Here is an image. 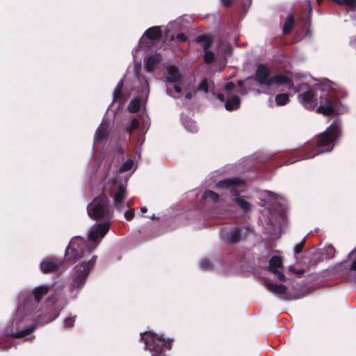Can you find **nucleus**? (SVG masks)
<instances>
[{"instance_id": "obj_1", "label": "nucleus", "mask_w": 356, "mask_h": 356, "mask_svg": "<svg viewBox=\"0 0 356 356\" xmlns=\"http://www.w3.org/2000/svg\"><path fill=\"white\" fill-rule=\"evenodd\" d=\"M52 291V287L47 285H40L33 291L34 298L26 293L21 294L16 315L13 321L12 330L10 335L21 338L32 332L35 330L33 322L49 323L58 316V313L47 319H41V314L37 315L40 310L39 303L43 296Z\"/></svg>"}, {"instance_id": "obj_2", "label": "nucleus", "mask_w": 356, "mask_h": 356, "mask_svg": "<svg viewBox=\"0 0 356 356\" xmlns=\"http://www.w3.org/2000/svg\"><path fill=\"white\" fill-rule=\"evenodd\" d=\"M341 127L339 122L334 120L319 134L314 140L306 143L302 146L290 152L289 158L285 164H291L304 159H309L314 156L331 152L334 147V142L341 136Z\"/></svg>"}, {"instance_id": "obj_3", "label": "nucleus", "mask_w": 356, "mask_h": 356, "mask_svg": "<svg viewBox=\"0 0 356 356\" xmlns=\"http://www.w3.org/2000/svg\"><path fill=\"white\" fill-rule=\"evenodd\" d=\"M110 225L109 222H106L92 227L88 233V241L80 236L73 238L65 251L66 259L76 262L89 254L106 234Z\"/></svg>"}, {"instance_id": "obj_4", "label": "nucleus", "mask_w": 356, "mask_h": 356, "mask_svg": "<svg viewBox=\"0 0 356 356\" xmlns=\"http://www.w3.org/2000/svg\"><path fill=\"white\" fill-rule=\"evenodd\" d=\"M245 184V181L243 179L231 177L218 181L216 183L215 188L218 190H229L231 195L235 197L234 202L245 213H247L252 210V205L249 202L238 197L239 193H241L238 188L243 186Z\"/></svg>"}, {"instance_id": "obj_5", "label": "nucleus", "mask_w": 356, "mask_h": 356, "mask_svg": "<svg viewBox=\"0 0 356 356\" xmlns=\"http://www.w3.org/2000/svg\"><path fill=\"white\" fill-rule=\"evenodd\" d=\"M141 334V339L145 341V348L152 353V356H165L164 351L171 348L170 341L163 336L149 332Z\"/></svg>"}, {"instance_id": "obj_6", "label": "nucleus", "mask_w": 356, "mask_h": 356, "mask_svg": "<svg viewBox=\"0 0 356 356\" xmlns=\"http://www.w3.org/2000/svg\"><path fill=\"white\" fill-rule=\"evenodd\" d=\"M108 203L109 200L106 196L95 197L87 207L88 216L96 220H109L112 215L108 207Z\"/></svg>"}, {"instance_id": "obj_7", "label": "nucleus", "mask_w": 356, "mask_h": 356, "mask_svg": "<svg viewBox=\"0 0 356 356\" xmlns=\"http://www.w3.org/2000/svg\"><path fill=\"white\" fill-rule=\"evenodd\" d=\"M320 106L316 111L326 116L335 113L336 109L341 104L339 97L332 91L323 90L319 97Z\"/></svg>"}, {"instance_id": "obj_8", "label": "nucleus", "mask_w": 356, "mask_h": 356, "mask_svg": "<svg viewBox=\"0 0 356 356\" xmlns=\"http://www.w3.org/2000/svg\"><path fill=\"white\" fill-rule=\"evenodd\" d=\"M140 69V64H138L136 67L135 74L140 82L141 89L139 96L135 97L128 106V109L131 113H135L140 110L143 102L147 99L149 92L148 79L145 76L139 74Z\"/></svg>"}, {"instance_id": "obj_9", "label": "nucleus", "mask_w": 356, "mask_h": 356, "mask_svg": "<svg viewBox=\"0 0 356 356\" xmlns=\"http://www.w3.org/2000/svg\"><path fill=\"white\" fill-rule=\"evenodd\" d=\"M96 256H93L90 260L87 263L82 261L80 265H76L74 268V272L72 275L73 288H79L82 286L86 282V280L89 275L90 270L93 268L96 262Z\"/></svg>"}, {"instance_id": "obj_10", "label": "nucleus", "mask_w": 356, "mask_h": 356, "mask_svg": "<svg viewBox=\"0 0 356 356\" xmlns=\"http://www.w3.org/2000/svg\"><path fill=\"white\" fill-rule=\"evenodd\" d=\"M167 93L175 97V94L178 92V67L176 65H170L168 67L165 75Z\"/></svg>"}, {"instance_id": "obj_11", "label": "nucleus", "mask_w": 356, "mask_h": 356, "mask_svg": "<svg viewBox=\"0 0 356 356\" xmlns=\"http://www.w3.org/2000/svg\"><path fill=\"white\" fill-rule=\"evenodd\" d=\"M112 188L111 192L113 193L114 205L117 210L122 211L124 209L122 200L126 196V188L122 183H118L116 180L111 181Z\"/></svg>"}, {"instance_id": "obj_12", "label": "nucleus", "mask_w": 356, "mask_h": 356, "mask_svg": "<svg viewBox=\"0 0 356 356\" xmlns=\"http://www.w3.org/2000/svg\"><path fill=\"white\" fill-rule=\"evenodd\" d=\"M163 32V31L161 26H152L149 28L140 38L139 41L140 45L149 47L151 44L147 40H149L151 43L159 40L162 36Z\"/></svg>"}, {"instance_id": "obj_13", "label": "nucleus", "mask_w": 356, "mask_h": 356, "mask_svg": "<svg viewBox=\"0 0 356 356\" xmlns=\"http://www.w3.org/2000/svg\"><path fill=\"white\" fill-rule=\"evenodd\" d=\"M270 70L264 64H259L256 70L254 79L259 86H270Z\"/></svg>"}, {"instance_id": "obj_14", "label": "nucleus", "mask_w": 356, "mask_h": 356, "mask_svg": "<svg viewBox=\"0 0 356 356\" xmlns=\"http://www.w3.org/2000/svg\"><path fill=\"white\" fill-rule=\"evenodd\" d=\"M247 229L241 227L232 228L227 234L225 241L227 243L232 245L238 243L241 239H245L247 236Z\"/></svg>"}, {"instance_id": "obj_15", "label": "nucleus", "mask_w": 356, "mask_h": 356, "mask_svg": "<svg viewBox=\"0 0 356 356\" xmlns=\"http://www.w3.org/2000/svg\"><path fill=\"white\" fill-rule=\"evenodd\" d=\"M300 103L305 108L309 110H313L317 105V99L315 97L314 90L309 88L307 91L300 93L298 95Z\"/></svg>"}, {"instance_id": "obj_16", "label": "nucleus", "mask_w": 356, "mask_h": 356, "mask_svg": "<svg viewBox=\"0 0 356 356\" xmlns=\"http://www.w3.org/2000/svg\"><path fill=\"white\" fill-rule=\"evenodd\" d=\"M62 262L56 259L49 258L44 260L40 264V270L43 273H50L58 269Z\"/></svg>"}, {"instance_id": "obj_17", "label": "nucleus", "mask_w": 356, "mask_h": 356, "mask_svg": "<svg viewBox=\"0 0 356 356\" xmlns=\"http://www.w3.org/2000/svg\"><path fill=\"white\" fill-rule=\"evenodd\" d=\"M162 60V56L159 54H154L149 56L145 63V67L147 72H152L156 65L160 63Z\"/></svg>"}, {"instance_id": "obj_18", "label": "nucleus", "mask_w": 356, "mask_h": 356, "mask_svg": "<svg viewBox=\"0 0 356 356\" xmlns=\"http://www.w3.org/2000/svg\"><path fill=\"white\" fill-rule=\"evenodd\" d=\"M214 41V36L211 34H201L198 35L195 39V42L197 44L203 43V50L209 49Z\"/></svg>"}, {"instance_id": "obj_19", "label": "nucleus", "mask_w": 356, "mask_h": 356, "mask_svg": "<svg viewBox=\"0 0 356 356\" xmlns=\"http://www.w3.org/2000/svg\"><path fill=\"white\" fill-rule=\"evenodd\" d=\"M165 35L171 40L178 38V23L172 22L169 23L164 30Z\"/></svg>"}, {"instance_id": "obj_20", "label": "nucleus", "mask_w": 356, "mask_h": 356, "mask_svg": "<svg viewBox=\"0 0 356 356\" xmlns=\"http://www.w3.org/2000/svg\"><path fill=\"white\" fill-rule=\"evenodd\" d=\"M273 84H277L278 86L291 85L292 80L286 75L277 74L270 77V86Z\"/></svg>"}, {"instance_id": "obj_21", "label": "nucleus", "mask_w": 356, "mask_h": 356, "mask_svg": "<svg viewBox=\"0 0 356 356\" xmlns=\"http://www.w3.org/2000/svg\"><path fill=\"white\" fill-rule=\"evenodd\" d=\"M108 127V124L107 123H106L104 121H103L102 122V124L98 127V129L96 131V134H95V142L100 143L106 139L107 136H108V131H107Z\"/></svg>"}, {"instance_id": "obj_22", "label": "nucleus", "mask_w": 356, "mask_h": 356, "mask_svg": "<svg viewBox=\"0 0 356 356\" xmlns=\"http://www.w3.org/2000/svg\"><path fill=\"white\" fill-rule=\"evenodd\" d=\"M266 287L271 292L278 295L285 294L288 290L287 287L283 284L267 283Z\"/></svg>"}, {"instance_id": "obj_23", "label": "nucleus", "mask_w": 356, "mask_h": 356, "mask_svg": "<svg viewBox=\"0 0 356 356\" xmlns=\"http://www.w3.org/2000/svg\"><path fill=\"white\" fill-rule=\"evenodd\" d=\"M241 104L240 98L237 95H234L231 99H227L225 102V108L227 111L236 110Z\"/></svg>"}, {"instance_id": "obj_24", "label": "nucleus", "mask_w": 356, "mask_h": 356, "mask_svg": "<svg viewBox=\"0 0 356 356\" xmlns=\"http://www.w3.org/2000/svg\"><path fill=\"white\" fill-rule=\"evenodd\" d=\"M282 267V261L280 257L275 255L273 256L269 260V266L268 269L270 272H273L277 268Z\"/></svg>"}, {"instance_id": "obj_25", "label": "nucleus", "mask_w": 356, "mask_h": 356, "mask_svg": "<svg viewBox=\"0 0 356 356\" xmlns=\"http://www.w3.org/2000/svg\"><path fill=\"white\" fill-rule=\"evenodd\" d=\"M295 24V19L293 14H289L285 22L284 23L283 27H282V33L284 35H286L289 33Z\"/></svg>"}, {"instance_id": "obj_26", "label": "nucleus", "mask_w": 356, "mask_h": 356, "mask_svg": "<svg viewBox=\"0 0 356 356\" xmlns=\"http://www.w3.org/2000/svg\"><path fill=\"white\" fill-rule=\"evenodd\" d=\"M275 101L277 106H284L289 102V95L288 93L277 94Z\"/></svg>"}, {"instance_id": "obj_27", "label": "nucleus", "mask_w": 356, "mask_h": 356, "mask_svg": "<svg viewBox=\"0 0 356 356\" xmlns=\"http://www.w3.org/2000/svg\"><path fill=\"white\" fill-rule=\"evenodd\" d=\"M203 199H210L213 202L216 203L219 201L218 194L211 190H206L202 195Z\"/></svg>"}, {"instance_id": "obj_28", "label": "nucleus", "mask_w": 356, "mask_h": 356, "mask_svg": "<svg viewBox=\"0 0 356 356\" xmlns=\"http://www.w3.org/2000/svg\"><path fill=\"white\" fill-rule=\"evenodd\" d=\"M192 21L193 18L190 15H183L181 17H179V29L188 27Z\"/></svg>"}, {"instance_id": "obj_29", "label": "nucleus", "mask_w": 356, "mask_h": 356, "mask_svg": "<svg viewBox=\"0 0 356 356\" xmlns=\"http://www.w3.org/2000/svg\"><path fill=\"white\" fill-rule=\"evenodd\" d=\"M335 253V248L332 245H330L324 249L323 256H324L326 259H332L334 257Z\"/></svg>"}, {"instance_id": "obj_30", "label": "nucleus", "mask_w": 356, "mask_h": 356, "mask_svg": "<svg viewBox=\"0 0 356 356\" xmlns=\"http://www.w3.org/2000/svg\"><path fill=\"white\" fill-rule=\"evenodd\" d=\"M204 60L207 64H211L215 59V54L213 51L209 49L204 50Z\"/></svg>"}, {"instance_id": "obj_31", "label": "nucleus", "mask_w": 356, "mask_h": 356, "mask_svg": "<svg viewBox=\"0 0 356 356\" xmlns=\"http://www.w3.org/2000/svg\"><path fill=\"white\" fill-rule=\"evenodd\" d=\"M195 91H203L205 93H207L209 91V86L207 79L206 78L203 79L200 83L198 84Z\"/></svg>"}, {"instance_id": "obj_32", "label": "nucleus", "mask_w": 356, "mask_h": 356, "mask_svg": "<svg viewBox=\"0 0 356 356\" xmlns=\"http://www.w3.org/2000/svg\"><path fill=\"white\" fill-rule=\"evenodd\" d=\"M139 127V122L137 119H133L130 125H128L126 127V131L129 134H131L132 132L136 129Z\"/></svg>"}, {"instance_id": "obj_33", "label": "nucleus", "mask_w": 356, "mask_h": 356, "mask_svg": "<svg viewBox=\"0 0 356 356\" xmlns=\"http://www.w3.org/2000/svg\"><path fill=\"white\" fill-rule=\"evenodd\" d=\"M134 165V161L131 159H129L123 163V165L120 167V170L121 172L128 171L133 168Z\"/></svg>"}, {"instance_id": "obj_34", "label": "nucleus", "mask_w": 356, "mask_h": 356, "mask_svg": "<svg viewBox=\"0 0 356 356\" xmlns=\"http://www.w3.org/2000/svg\"><path fill=\"white\" fill-rule=\"evenodd\" d=\"M123 86V80L121 79L118 85L116 86L115 90L113 92V100H116L120 95L121 90Z\"/></svg>"}, {"instance_id": "obj_35", "label": "nucleus", "mask_w": 356, "mask_h": 356, "mask_svg": "<svg viewBox=\"0 0 356 356\" xmlns=\"http://www.w3.org/2000/svg\"><path fill=\"white\" fill-rule=\"evenodd\" d=\"M200 266H201L202 269H203L204 270H211L212 268V264H211L210 260L208 259L202 260V261L200 263Z\"/></svg>"}, {"instance_id": "obj_36", "label": "nucleus", "mask_w": 356, "mask_h": 356, "mask_svg": "<svg viewBox=\"0 0 356 356\" xmlns=\"http://www.w3.org/2000/svg\"><path fill=\"white\" fill-rule=\"evenodd\" d=\"M305 241H306V239H305V238H303V239L301 241V242H300L299 243H298V244L295 246V248H294V252H295L296 254H300V253L302 252V249H303V248H304L305 243Z\"/></svg>"}, {"instance_id": "obj_37", "label": "nucleus", "mask_w": 356, "mask_h": 356, "mask_svg": "<svg viewBox=\"0 0 356 356\" xmlns=\"http://www.w3.org/2000/svg\"><path fill=\"white\" fill-rule=\"evenodd\" d=\"M76 316H69L64 321V325L65 327H70L73 325L75 321Z\"/></svg>"}, {"instance_id": "obj_38", "label": "nucleus", "mask_w": 356, "mask_h": 356, "mask_svg": "<svg viewBox=\"0 0 356 356\" xmlns=\"http://www.w3.org/2000/svg\"><path fill=\"white\" fill-rule=\"evenodd\" d=\"M289 270L290 272H292L294 274H297V275H302L305 273V270L304 269H296L294 266H290L289 267Z\"/></svg>"}, {"instance_id": "obj_39", "label": "nucleus", "mask_w": 356, "mask_h": 356, "mask_svg": "<svg viewBox=\"0 0 356 356\" xmlns=\"http://www.w3.org/2000/svg\"><path fill=\"white\" fill-rule=\"evenodd\" d=\"M272 273L277 276V279L280 281L284 282L286 280L285 275H284V273L282 272H281L278 270H276Z\"/></svg>"}, {"instance_id": "obj_40", "label": "nucleus", "mask_w": 356, "mask_h": 356, "mask_svg": "<svg viewBox=\"0 0 356 356\" xmlns=\"http://www.w3.org/2000/svg\"><path fill=\"white\" fill-rule=\"evenodd\" d=\"M134 211L133 210H131V211H127L125 212L124 213V218L127 220H131L134 218Z\"/></svg>"}, {"instance_id": "obj_41", "label": "nucleus", "mask_w": 356, "mask_h": 356, "mask_svg": "<svg viewBox=\"0 0 356 356\" xmlns=\"http://www.w3.org/2000/svg\"><path fill=\"white\" fill-rule=\"evenodd\" d=\"M236 86L233 82H228L225 86V89L229 92L233 90L235 88Z\"/></svg>"}, {"instance_id": "obj_42", "label": "nucleus", "mask_w": 356, "mask_h": 356, "mask_svg": "<svg viewBox=\"0 0 356 356\" xmlns=\"http://www.w3.org/2000/svg\"><path fill=\"white\" fill-rule=\"evenodd\" d=\"M187 40V36L184 33L179 32V42H186Z\"/></svg>"}, {"instance_id": "obj_43", "label": "nucleus", "mask_w": 356, "mask_h": 356, "mask_svg": "<svg viewBox=\"0 0 356 356\" xmlns=\"http://www.w3.org/2000/svg\"><path fill=\"white\" fill-rule=\"evenodd\" d=\"M234 0H222V4L225 6L229 7L232 4Z\"/></svg>"}, {"instance_id": "obj_44", "label": "nucleus", "mask_w": 356, "mask_h": 356, "mask_svg": "<svg viewBox=\"0 0 356 356\" xmlns=\"http://www.w3.org/2000/svg\"><path fill=\"white\" fill-rule=\"evenodd\" d=\"M217 98L218 100H220V102H226V99H225V97L223 94L222 93H218L217 95Z\"/></svg>"}, {"instance_id": "obj_45", "label": "nucleus", "mask_w": 356, "mask_h": 356, "mask_svg": "<svg viewBox=\"0 0 356 356\" xmlns=\"http://www.w3.org/2000/svg\"><path fill=\"white\" fill-rule=\"evenodd\" d=\"M350 270H356V259H354L350 266Z\"/></svg>"}, {"instance_id": "obj_46", "label": "nucleus", "mask_w": 356, "mask_h": 356, "mask_svg": "<svg viewBox=\"0 0 356 356\" xmlns=\"http://www.w3.org/2000/svg\"><path fill=\"white\" fill-rule=\"evenodd\" d=\"M195 93L192 92H188L186 95H185V98L186 99H191L193 96L194 95Z\"/></svg>"}, {"instance_id": "obj_47", "label": "nucleus", "mask_w": 356, "mask_h": 356, "mask_svg": "<svg viewBox=\"0 0 356 356\" xmlns=\"http://www.w3.org/2000/svg\"><path fill=\"white\" fill-rule=\"evenodd\" d=\"M147 209L145 207H141V209H140V212H141L142 213H146V212H147Z\"/></svg>"}, {"instance_id": "obj_48", "label": "nucleus", "mask_w": 356, "mask_h": 356, "mask_svg": "<svg viewBox=\"0 0 356 356\" xmlns=\"http://www.w3.org/2000/svg\"><path fill=\"white\" fill-rule=\"evenodd\" d=\"M237 85L239 86V87H243V81H241V80H239L237 81Z\"/></svg>"}, {"instance_id": "obj_49", "label": "nucleus", "mask_w": 356, "mask_h": 356, "mask_svg": "<svg viewBox=\"0 0 356 356\" xmlns=\"http://www.w3.org/2000/svg\"><path fill=\"white\" fill-rule=\"evenodd\" d=\"M317 262V261H314L313 259H311L310 261H309V264H315Z\"/></svg>"}, {"instance_id": "obj_50", "label": "nucleus", "mask_w": 356, "mask_h": 356, "mask_svg": "<svg viewBox=\"0 0 356 356\" xmlns=\"http://www.w3.org/2000/svg\"><path fill=\"white\" fill-rule=\"evenodd\" d=\"M179 84H180V83H181V74H180V73H179Z\"/></svg>"}, {"instance_id": "obj_51", "label": "nucleus", "mask_w": 356, "mask_h": 356, "mask_svg": "<svg viewBox=\"0 0 356 356\" xmlns=\"http://www.w3.org/2000/svg\"><path fill=\"white\" fill-rule=\"evenodd\" d=\"M316 1L318 4H321L323 0H316Z\"/></svg>"}, {"instance_id": "obj_52", "label": "nucleus", "mask_w": 356, "mask_h": 356, "mask_svg": "<svg viewBox=\"0 0 356 356\" xmlns=\"http://www.w3.org/2000/svg\"><path fill=\"white\" fill-rule=\"evenodd\" d=\"M302 86H305V87H307H307H309V85H308V84H303Z\"/></svg>"}, {"instance_id": "obj_53", "label": "nucleus", "mask_w": 356, "mask_h": 356, "mask_svg": "<svg viewBox=\"0 0 356 356\" xmlns=\"http://www.w3.org/2000/svg\"><path fill=\"white\" fill-rule=\"evenodd\" d=\"M353 254H354V251H352V252L350 253V256H352Z\"/></svg>"}, {"instance_id": "obj_54", "label": "nucleus", "mask_w": 356, "mask_h": 356, "mask_svg": "<svg viewBox=\"0 0 356 356\" xmlns=\"http://www.w3.org/2000/svg\"><path fill=\"white\" fill-rule=\"evenodd\" d=\"M144 141H145V138H143L142 141H141V144H143Z\"/></svg>"}, {"instance_id": "obj_55", "label": "nucleus", "mask_w": 356, "mask_h": 356, "mask_svg": "<svg viewBox=\"0 0 356 356\" xmlns=\"http://www.w3.org/2000/svg\"><path fill=\"white\" fill-rule=\"evenodd\" d=\"M155 218L154 215H153V216H152L150 217V218H152V219H153V218Z\"/></svg>"}, {"instance_id": "obj_56", "label": "nucleus", "mask_w": 356, "mask_h": 356, "mask_svg": "<svg viewBox=\"0 0 356 356\" xmlns=\"http://www.w3.org/2000/svg\"><path fill=\"white\" fill-rule=\"evenodd\" d=\"M127 207H129V202L127 204Z\"/></svg>"}]
</instances>
